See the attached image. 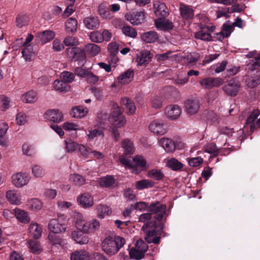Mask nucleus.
I'll return each mask as SVG.
<instances>
[{
  "label": "nucleus",
  "instance_id": "obj_1",
  "mask_svg": "<svg viewBox=\"0 0 260 260\" xmlns=\"http://www.w3.org/2000/svg\"><path fill=\"white\" fill-rule=\"evenodd\" d=\"M166 206L156 202L151 204L148 208V211L151 214H155V220H151L145 223L142 227L145 236V240L148 243L158 244L160 242V235L164 228L162 223L160 222L166 212Z\"/></svg>",
  "mask_w": 260,
  "mask_h": 260
},
{
  "label": "nucleus",
  "instance_id": "obj_2",
  "mask_svg": "<svg viewBox=\"0 0 260 260\" xmlns=\"http://www.w3.org/2000/svg\"><path fill=\"white\" fill-rule=\"evenodd\" d=\"M125 243V239L120 236L107 237L102 243L103 251L107 254L113 255L117 253Z\"/></svg>",
  "mask_w": 260,
  "mask_h": 260
},
{
  "label": "nucleus",
  "instance_id": "obj_3",
  "mask_svg": "<svg viewBox=\"0 0 260 260\" xmlns=\"http://www.w3.org/2000/svg\"><path fill=\"white\" fill-rule=\"evenodd\" d=\"M109 121L113 127L120 128L124 126L126 120L122 115V112L116 103L112 105V111L109 116Z\"/></svg>",
  "mask_w": 260,
  "mask_h": 260
},
{
  "label": "nucleus",
  "instance_id": "obj_4",
  "mask_svg": "<svg viewBox=\"0 0 260 260\" xmlns=\"http://www.w3.org/2000/svg\"><path fill=\"white\" fill-rule=\"evenodd\" d=\"M66 217L64 215L58 216L57 219H52L48 223V229L52 233H61L66 230Z\"/></svg>",
  "mask_w": 260,
  "mask_h": 260
},
{
  "label": "nucleus",
  "instance_id": "obj_5",
  "mask_svg": "<svg viewBox=\"0 0 260 260\" xmlns=\"http://www.w3.org/2000/svg\"><path fill=\"white\" fill-rule=\"evenodd\" d=\"M30 177L26 173L18 172L13 174L11 176V181L16 187L20 188L27 185Z\"/></svg>",
  "mask_w": 260,
  "mask_h": 260
},
{
  "label": "nucleus",
  "instance_id": "obj_6",
  "mask_svg": "<svg viewBox=\"0 0 260 260\" xmlns=\"http://www.w3.org/2000/svg\"><path fill=\"white\" fill-rule=\"evenodd\" d=\"M124 17L132 25H138L144 22L145 14L143 11L129 12L125 14Z\"/></svg>",
  "mask_w": 260,
  "mask_h": 260
},
{
  "label": "nucleus",
  "instance_id": "obj_7",
  "mask_svg": "<svg viewBox=\"0 0 260 260\" xmlns=\"http://www.w3.org/2000/svg\"><path fill=\"white\" fill-rule=\"evenodd\" d=\"M74 218L76 220L75 225L77 229L84 233H89V231H91V229L88 226L89 222L85 219L83 214L80 212H76Z\"/></svg>",
  "mask_w": 260,
  "mask_h": 260
},
{
  "label": "nucleus",
  "instance_id": "obj_8",
  "mask_svg": "<svg viewBox=\"0 0 260 260\" xmlns=\"http://www.w3.org/2000/svg\"><path fill=\"white\" fill-rule=\"evenodd\" d=\"M223 80L220 78L206 77L200 81L201 86L204 88L211 89L222 85Z\"/></svg>",
  "mask_w": 260,
  "mask_h": 260
},
{
  "label": "nucleus",
  "instance_id": "obj_9",
  "mask_svg": "<svg viewBox=\"0 0 260 260\" xmlns=\"http://www.w3.org/2000/svg\"><path fill=\"white\" fill-rule=\"evenodd\" d=\"M184 104L186 113L190 115L196 114L200 107V102L197 99H189L185 102Z\"/></svg>",
  "mask_w": 260,
  "mask_h": 260
},
{
  "label": "nucleus",
  "instance_id": "obj_10",
  "mask_svg": "<svg viewBox=\"0 0 260 260\" xmlns=\"http://www.w3.org/2000/svg\"><path fill=\"white\" fill-rule=\"evenodd\" d=\"M240 84L239 82L235 79H231L223 86V90L231 96H235L237 94Z\"/></svg>",
  "mask_w": 260,
  "mask_h": 260
},
{
  "label": "nucleus",
  "instance_id": "obj_11",
  "mask_svg": "<svg viewBox=\"0 0 260 260\" xmlns=\"http://www.w3.org/2000/svg\"><path fill=\"white\" fill-rule=\"evenodd\" d=\"M44 117L48 121L59 123L63 120V116L61 112L59 110L51 109L46 112Z\"/></svg>",
  "mask_w": 260,
  "mask_h": 260
},
{
  "label": "nucleus",
  "instance_id": "obj_12",
  "mask_svg": "<svg viewBox=\"0 0 260 260\" xmlns=\"http://www.w3.org/2000/svg\"><path fill=\"white\" fill-rule=\"evenodd\" d=\"M149 129L151 133L157 135H163L167 132L165 124L158 120L151 122L149 125Z\"/></svg>",
  "mask_w": 260,
  "mask_h": 260
},
{
  "label": "nucleus",
  "instance_id": "obj_13",
  "mask_svg": "<svg viewBox=\"0 0 260 260\" xmlns=\"http://www.w3.org/2000/svg\"><path fill=\"white\" fill-rule=\"evenodd\" d=\"M77 203L84 208L90 207L93 205V199L88 193H84L80 195L77 199Z\"/></svg>",
  "mask_w": 260,
  "mask_h": 260
},
{
  "label": "nucleus",
  "instance_id": "obj_14",
  "mask_svg": "<svg viewBox=\"0 0 260 260\" xmlns=\"http://www.w3.org/2000/svg\"><path fill=\"white\" fill-rule=\"evenodd\" d=\"M181 112V108L176 105H171L165 108V114L171 119L174 120L179 118Z\"/></svg>",
  "mask_w": 260,
  "mask_h": 260
},
{
  "label": "nucleus",
  "instance_id": "obj_15",
  "mask_svg": "<svg viewBox=\"0 0 260 260\" xmlns=\"http://www.w3.org/2000/svg\"><path fill=\"white\" fill-rule=\"evenodd\" d=\"M55 32L52 30H47L39 32L36 38L42 45H44L54 39Z\"/></svg>",
  "mask_w": 260,
  "mask_h": 260
},
{
  "label": "nucleus",
  "instance_id": "obj_16",
  "mask_svg": "<svg viewBox=\"0 0 260 260\" xmlns=\"http://www.w3.org/2000/svg\"><path fill=\"white\" fill-rule=\"evenodd\" d=\"M154 13L159 18H165L168 15L167 8L165 4L159 1H156L153 4Z\"/></svg>",
  "mask_w": 260,
  "mask_h": 260
},
{
  "label": "nucleus",
  "instance_id": "obj_17",
  "mask_svg": "<svg viewBox=\"0 0 260 260\" xmlns=\"http://www.w3.org/2000/svg\"><path fill=\"white\" fill-rule=\"evenodd\" d=\"M38 92L34 90H30L21 96L22 101L27 104L35 103L38 101Z\"/></svg>",
  "mask_w": 260,
  "mask_h": 260
},
{
  "label": "nucleus",
  "instance_id": "obj_18",
  "mask_svg": "<svg viewBox=\"0 0 260 260\" xmlns=\"http://www.w3.org/2000/svg\"><path fill=\"white\" fill-rule=\"evenodd\" d=\"M83 23L87 29L91 30L98 29L100 24L98 17L91 16L86 17Z\"/></svg>",
  "mask_w": 260,
  "mask_h": 260
},
{
  "label": "nucleus",
  "instance_id": "obj_19",
  "mask_svg": "<svg viewBox=\"0 0 260 260\" xmlns=\"http://www.w3.org/2000/svg\"><path fill=\"white\" fill-rule=\"evenodd\" d=\"M6 198L8 201L14 205H20L21 203V196L15 190H9L6 192Z\"/></svg>",
  "mask_w": 260,
  "mask_h": 260
},
{
  "label": "nucleus",
  "instance_id": "obj_20",
  "mask_svg": "<svg viewBox=\"0 0 260 260\" xmlns=\"http://www.w3.org/2000/svg\"><path fill=\"white\" fill-rule=\"evenodd\" d=\"M159 144L167 152H172L176 149L174 142L170 139L162 138L160 139Z\"/></svg>",
  "mask_w": 260,
  "mask_h": 260
},
{
  "label": "nucleus",
  "instance_id": "obj_21",
  "mask_svg": "<svg viewBox=\"0 0 260 260\" xmlns=\"http://www.w3.org/2000/svg\"><path fill=\"white\" fill-rule=\"evenodd\" d=\"M28 231L31 236L35 239H39L42 233L41 226L36 222H32L29 225Z\"/></svg>",
  "mask_w": 260,
  "mask_h": 260
},
{
  "label": "nucleus",
  "instance_id": "obj_22",
  "mask_svg": "<svg viewBox=\"0 0 260 260\" xmlns=\"http://www.w3.org/2000/svg\"><path fill=\"white\" fill-rule=\"evenodd\" d=\"M81 232L73 231L71 233V237L77 243L81 245L87 244L89 241L88 237Z\"/></svg>",
  "mask_w": 260,
  "mask_h": 260
},
{
  "label": "nucleus",
  "instance_id": "obj_23",
  "mask_svg": "<svg viewBox=\"0 0 260 260\" xmlns=\"http://www.w3.org/2000/svg\"><path fill=\"white\" fill-rule=\"evenodd\" d=\"M78 21L76 19L71 17L65 22V30L69 34H74L77 31Z\"/></svg>",
  "mask_w": 260,
  "mask_h": 260
},
{
  "label": "nucleus",
  "instance_id": "obj_24",
  "mask_svg": "<svg viewBox=\"0 0 260 260\" xmlns=\"http://www.w3.org/2000/svg\"><path fill=\"white\" fill-rule=\"evenodd\" d=\"M151 58L150 52L147 50H144L138 54L136 61L138 64L142 66L148 63Z\"/></svg>",
  "mask_w": 260,
  "mask_h": 260
},
{
  "label": "nucleus",
  "instance_id": "obj_25",
  "mask_svg": "<svg viewBox=\"0 0 260 260\" xmlns=\"http://www.w3.org/2000/svg\"><path fill=\"white\" fill-rule=\"evenodd\" d=\"M15 216L18 221L23 223H28L30 220L28 213L18 208L15 209Z\"/></svg>",
  "mask_w": 260,
  "mask_h": 260
},
{
  "label": "nucleus",
  "instance_id": "obj_26",
  "mask_svg": "<svg viewBox=\"0 0 260 260\" xmlns=\"http://www.w3.org/2000/svg\"><path fill=\"white\" fill-rule=\"evenodd\" d=\"M27 246L29 251L35 254H39L42 250L43 248L40 242L34 240H29L27 242Z\"/></svg>",
  "mask_w": 260,
  "mask_h": 260
},
{
  "label": "nucleus",
  "instance_id": "obj_27",
  "mask_svg": "<svg viewBox=\"0 0 260 260\" xmlns=\"http://www.w3.org/2000/svg\"><path fill=\"white\" fill-rule=\"evenodd\" d=\"M121 104L125 106L126 113L128 114L132 115L135 113L136 108L135 103L126 97L122 98Z\"/></svg>",
  "mask_w": 260,
  "mask_h": 260
},
{
  "label": "nucleus",
  "instance_id": "obj_28",
  "mask_svg": "<svg viewBox=\"0 0 260 260\" xmlns=\"http://www.w3.org/2000/svg\"><path fill=\"white\" fill-rule=\"evenodd\" d=\"M156 27L160 30L171 29L173 28L172 22L168 20L158 18L155 21Z\"/></svg>",
  "mask_w": 260,
  "mask_h": 260
},
{
  "label": "nucleus",
  "instance_id": "obj_29",
  "mask_svg": "<svg viewBox=\"0 0 260 260\" xmlns=\"http://www.w3.org/2000/svg\"><path fill=\"white\" fill-rule=\"evenodd\" d=\"M158 38L157 33L154 31L144 32L141 36V39L146 43H154L158 39Z\"/></svg>",
  "mask_w": 260,
  "mask_h": 260
},
{
  "label": "nucleus",
  "instance_id": "obj_30",
  "mask_svg": "<svg viewBox=\"0 0 260 260\" xmlns=\"http://www.w3.org/2000/svg\"><path fill=\"white\" fill-rule=\"evenodd\" d=\"M180 9L181 15L183 19H190L193 17L194 11L191 7L184 4H181Z\"/></svg>",
  "mask_w": 260,
  "mask_h": 260
},
{
  "label": "nucleus",
  "instance_id": "obj_31",
  "mask_svg": "<svg viewBox=\"0 0 260 260\" xmlns=\"http://www.w3.org/2000/svg\"><path fill=\"white\" fill-rule=\"evenodd\" d=\"M194 37L197 39H200L204 41L210 42L212 41V37L207 30H205L203 26L201 29L194 34Z\"/></svg>",
  "mask_w": 260,
  "mask_h": 260
},
{
  "label": "nucleus",
  "instance_id": "obj_32",
  "mask_svg": "<svg viewBox=\"0 0 260 260\" xmlns=\"http://www.w3.org/2000/svg\"><path fill=\"white\" fill-rule=\"evenodd\" d=\"M53 88L58 92H67L69 91L70 86L62 80H56L53 83Z\"/></svg>",
  "mask_w": 260,
  "mask_h": 260
},
{
  "label": "nucleus",
  "instance_id": "obj_33",
  "mask_svg": "<svg viewBox=\"0 0 260 260\" xmlns=\"http://www.w3.org/2000/svg\"><path fill=\"white\" fill-rule=\"evenodd\" d=\"M98 216L100 218H104L106 215H110L112 213L111 209L105 205L99 204L96 207Z\"/></svg>",
  "mask_w": 260,
  "mask_h": 260
},
{
  "label": "nucleus",
  "instance_id": "obj_34",
  "mask_svg": "<svg viewBox=\"0 0 260 260\" xmlns=\"http://www.w3.org/2000/svg\"><path fill=\"white\" fill-rule=\"evenodd\" d=\"M246 83L249 88H253L260 84V72L257 71L253 76L246 80Z\"/></svg>",
  "mask_w": 260,
  "mask_h": 260
},
{
  "label": "nucleus",
  "instance_id": "obj_35",
  "mask_svg": "<svg viewBox=\"0 0 260 260\" xmlns=\"http://www.w3.org/2000/svg\"><path fill=\"white\" fill-rule=\"evenodd\" d=\"M21 53L22 56L26 61H30L35 56V53L33 50V46L32 45L23 46Z\"/></svg>",
  "mask_w": 260,
  "mask_h": 260
},
{
  "label": "nucleus",
  "instance_id": "obj_36",
  "mask_svg": "<svg viewBox=\"0 0 260 260\" xmlns=\"http://www.w3.org/2000/svg\"><path fill=\"white\" fill-rule=\"evenodd\" d=\"M84 51L91 56H94L100 52V48L95 44H88L84 46Z\"/></svg>",
  "mask_w": 260,
  "mask_h": 260
},
{
  "label": "nucleus",
  "instance_id": "obj_37",
  "mask_svg": "<svg viewBox=\"0 0 260 260\" xmlns=\"http://www.w3.org/2000/svg\"><path fill=\"white\" fill-rule=\"evenodd\" d=\"M108 51L110 54L111 61L116 63L118 61V58L116 54L118 52V45L116 42H111L109 44Z\"/></svg>",
  "mask_w": 260,
  "mask_h": 260
},
{
  "label": "nucleus",
  "instance_id": "obj_38",
  "mask_svg": "<svg viewBox=\"0 0 260 260\" xmlns=\"http://www.w3.org/2000/svg\"><path fill=\"white\" fill-rule=\"evenodd\" d=\"M87 113L88 109L86 108H84L82 106H77L72 109L71 115L73 117L81 118L84 117Z\"/></svg>",
  "mask_w": 260,
  "mask_h": 260
},
{
  "label": "nucleus",
  "instance_id": "obj_39",
  "mask_svg": "<svg viewBox=\"0 0 260 260\" xmlns=\"http://www.w3.org/2000/svg\"><path fill=\"white\" fill-rule=\"evenodd\" d=\"M26 206L31 211H37L41 209L43 204L38 199H31L27 201Z\"/></svg>",
  "mask_w": 260,
  "mask_h": 260
},
{
  "label": "nucleus",
  "instance_id": "obj_40",
  "mask_svg": "<svg viewBox=\"0 0 260 260\" xmlns=\"http://www.w3.org/2000/svg\"><path fill=\"white\" fill-rule=\"evenodd\" d=\"M98 14L102 18L105 19H111L113 17L109 9L103 4L98 7Z\"/></svg>",
  "mask_w": 260,
  "mask_h": 260
},
{
  "label": "nucleus",
  "instance_id": "obj_41",
  "mask_svg": "<svg viewBox=\"0 0 260 260\" xmlns=\"http://www.w3.org/2000/svg\"><path fill=\"white\" fill-rule=\"evenodd\" d=\"M154 185V182L150 179H143L135 182V187L138 190L150 188Z\"/></svg>",
  "mask_w": 260,
  "mask_h": 260
},
{
  "label": "nucleus",
  "instance_id": "obj_42",
  "mask_svg": "<svg viewBox=\"0 0 260 260\" xmlns=\"http://www.w3.org/2000/svg\"><path fill=\"white\" fill-rule=\"evenodd\" d=\"M134 71L129 69L118 77L119 82L121 84L128 83L133 78Z\"/></svg>",
  "mask_w": 260,
  "mask_h": 260
},
{
  "label": "nucleus",
  "instance_id": "obj_43",
  "mask_svg": "<svg viewBox=\"0 0 260 260\" xmlns=\"http://www.w3.org/2000/svg\"><path fill=\"white\" fill-rule=\"evenodd\" d=\"M88 132L87 137L89 140H92L98 137H103L104 136L103 129L101 128H89Z\"/></svg>",
  "mask_w": 260,
  "mask_h": 260
},
{
  "label": "nucleus",
  "instance_id": "obj_44",
  "mask_svg": "<svg viewBox=\"0 0 260 260\" xmlns=\"http://www.w3.org/2000/svg\"><path fill=\"white\" fill-rule=\"evenodd\" d=\"M89 255L83 250L76 251L71 255V260H89Z\"/></svg>",
  "mask_w": 260,
  "mask_h": 260
},
{
  "label": "nucleus",
  "instance_id": "obj_45",
  "mask_svg": "<svg viewBox=\"0 0 260 260\" xmlns=\"http://www.w3.org/2000/svg\"><path fill=\"white\" fill-rule=\"evenodd\" d=\"M29 22V16L24 14H19L16 18V25L19 28L27 25Z\"/></svg>",
  "mask_w": 260,
  "mask_h": 260
},
{
  "label": "nucleus",
  "instance_id": "obj_46",
  "mask_svg": "<svg viewBox=\"0 0 260 260\" xmlns=\"http://www.w3.org/2000/svg\"><path fill=\"white\" fill-rule=\"evenodd\" d=\"M121 147L125 154H132L135 151L133 143L129 139L123 140L121 142Z\"/></svg>",
  "mask_w": 260,
  "mask_h": 260
},
{
  "label": "nucleus",
  "instance_id": "obj_47",
  "mask_svg": "<svg viewBox=\"0 0 260 260\" xmlns=\"http://www.w3.org/2000/svg\"><path fill=\"white\" fill-rule=\"evenodd\" d=\"M115 182V180L112 176L107 175L102 177L99 180V183L101 186L109 187L113 186Z\"/></svg>",
  "mask_w": 260,
  "mask_h": 260
},
{
  "label": "nucleus",
  "instance_id": "obj_48",
  "mask_svg": "<svg viewBox=\"0 0 260 260\" xmlns=\"http://www.w3.org/2000/svg\"><path fill=\"white\" fill-rule=\"evenodd\" d=\"M119 160L120 162L125 167L132 169V172L133 173L138 174L141 172V170L134 168L133 164H132L130 157H127L123 155L120 157Z\"/></svg>",
  "mask_w": 260,
  "mask_h": 260
},
{
  "label": "nucleus",
  "instance_id": "obj_49",
  "mask_svg": "<svg viewBox=\"0 0 260 260\" xmlns=\"http://www.w3.org/2000/svg\"><path fill=\"white\" fill-rule=\"evenodd\" d=\"M122 31L125 36L131 38H136L138 35L136 29L129 25L122 26Z\"/></svg>",
  "mask_w": 260,
  "mask_h": 260
},
{
  "label": "nucleus",
  "instance_id": "obj_50",
  "mask_svg": "<svg viewBox=\"0 0 260 260\" xmlns=\"http://www.w3.org/2000/svg\"><path fill=\"white\" fill-rule=\"evenodd\" d=\"M147 177L158 181L161 180L164 175L161 170L152 169L148 172Z\"/></svg>",
  "mask_w": 260,
  "mask_h": 260
},
{
  "label": "nucleus",
  "instance_id": "obj_51",
  "mask_svg": "<svg viewBox=\"0 0 260 260\" xmlns=\"http://www.w3.org/2000/svg\"><path fill=\"white\" fill-rule=\"evenodd\" d=\"M134 162L133 166L139 167L142 168H148L149 165H147L146 160L142 156L137 155L133 158Z\"/></svg>",
  "mask_w": 260,
  "mask_h": 260
},
{
  "label": "nucleus",
  "instance_id": "obj_52",
  "mask_svg": "<svg viewBox=\"0 0 260 260\" xmlns=\"http://www.w3.org/2000/svg\"><path fill=\"white\" fill-rule=\"evenodd\" d=\"M70 181L76 186H81L85 183V179L83 176L76 174L70 175Z\"/></svg>",
  "mask_w": 260,
  "mask_h": 260
},
{
  "label": "nucleus",
  "instance_id": "obj_53",
  "mask_svg": "<svg viewBox=\"0 0 260 260\" xmlns=\"http://www.w3.org/2000/svg\"><path fill=\"white\" fill-rule=\"evenodd\" d=\"M167 165L174 171L180 170L183 167L182 164L175 158H172L168 160Z\"/></svg>",
  "mask_w": 260,
  "mask_h": 260
},
{
  "label": "nucleus",
  "instance_id": "obj_54",
  "mask_svg": "<svg viewBox=\"0 0 260 260\" xmlns=\"http://www.w3.org/2000/svg\"><path fill=\"white\" fill-rule=\"evenodd\" d=\"M56 233H49L48 234V239L49 241L53 245H59L63 246L64 242L59 236L55 235Z\"/></svg>",
  "mask_w": 260,
  "mask_h": 260
},
{
  "label": "nucleus",
  "instance_id": "obj_55",
  "mask_svg": "<svg viewBox=\"0 0 260 260\" xmlns=\"http://www.w3.org/2000/svg\"><path fill=\"white\" fill-rule=\"evenodd\" d=\"M62 127L66 131H76L82 129L77 123L70 121L64 122L62 125Z\"/></svg>",
  "mask_w": 260,
  "mask_h": 260
},
{
  "label": "nucleus",
  "instance_id": "obj_56",
  "mask_svg": "<svg viewBox=\"0 0 260 260\" xmlns=\"http://www.w3.org/2000/svg\"><path fill=\"white\" fill-rule=\"evenodd\" d=\"M22 153L27 156H32L35 153V149L32 145L25 143L23 144Z\"/></svg>",
  "mask_w": 260,
  "mask_h": 260
},
{
  "label": "nucleus",
  "instance_id": "obj_57",
  "mask_svg": "<svg viewBox=\"0 0 260 260\" xmlns=\"http://www.w3.org/2000/svg\"><path fill=\"white\" fill-rule=\"evenodd\" d=\"M205 152L216 156L219 153V149L217 148L215 143H208L204 148Z\"/></svg>",
  "mask_w": 260,
  "mask_h": 260
},
{
  "label": "nucleus",
  "instance_id": "obj_58",
  "mask_svg": "<svg viewBox=\"0 0 260 260\" xmlns=\"http://www.w3.org/2000/svg\"><path fill=\"white\" fill-rule=\"evenodd\" d=\"M8 125L6 123H3V127L0 129V145L6 146V133L8 129Z\"/></svg>",
  "mask_w": 260,
  "mask_h": 260
},
{
  "label": "nucleus",
  "instance_id": "obj_59",
  "mask_svg": "<svg viewBox=\"0 0 260 260\" xmlns=\"http://www.w3.org/2000/svg\"><path fill=\"white\" fill-rule=\"evenodd\" d=\"M129 254L131 258L139 260L144 256L145 253L139 250L135 247L131 249Z\"/></svg>",
  "mask_w": 260,
  "mask_h": 260
},
{
  "label": "nucleus",
  "instance_id": "obj_60",
  "mask_svg": "<svg viewBox=\"0 0 260 260\" xmlns=\"http://www.w3.org/2000/svg\"><path fill=\"white\" fill-rule=\"evenodd\" d=\"M64 142L66 144V149L67 152L71 153L77 150L78 143L71 139L67 140Z\"/></svg>",
  "mask_w": 260,
  "mask_h": 260
},
{
  "label": "nucleus",
  "instance_id": "obj_61",
  "mask_svg": "<svg viewBox=\"0 0 260 260\" xmlns=\"http://www.w3.org/2000/svg\"><path fill=\"white\" fill-rule=\"evenodd\" d=\"M60 78L64 82L68 84L70 83H72L74 80L75 75L73 73L71 72L64 71L61 73L60 75Z\"/></svg>",
  "mask_w": 260,
  "mask_h": 260
},
{
  "label": "nucleus",
  "instance_id": "obj_62",
  "mask_svg": "<svg viewBox=\"0 0 260 260\" xmlns=\"http://www.w3.org/2000/svg\"><path fill=\"white\" fill-rule=\"evenodd\" d=\"M66 52L68 56L72 59L75 60L78 53L81 52V49L78 47H72L68 48L66 50Z\"/></svg>",
  "mask_w": 260,
  "mask_h": 260
},
{
  "label": "nucleus",
  "instance_id": "obj_63",
  "mask_svg": "<svg viewBox=\"0 0 260 260\" xmlns=\"http://www.w3.org/2000/svg\"><path fill=\"white\" fill-rule=\"evenodd\" d=\"M32 174L36 178L42 177L44 174L45 172L43 169L38 165H35L31 168Z\"/></svg>",
  "mask_w": 260,
  "mask_h": 260
},
{
  "label": "nucleus",
  "instance_id": "obj_64",
  "mask_svg": "<svg viewBox=\"0 0 260 260\" xmlns=\"http://www.w3.org/2000/svg\"><path fill=\"white\" fill-rule=\"evenodd\" d=\"M63 43L66 46H76L78 45V41L75 37L67 36L64 38Z\"/></svg>",
  "mask_w": 260,
  "mask_h": 260
}]
</instances>
